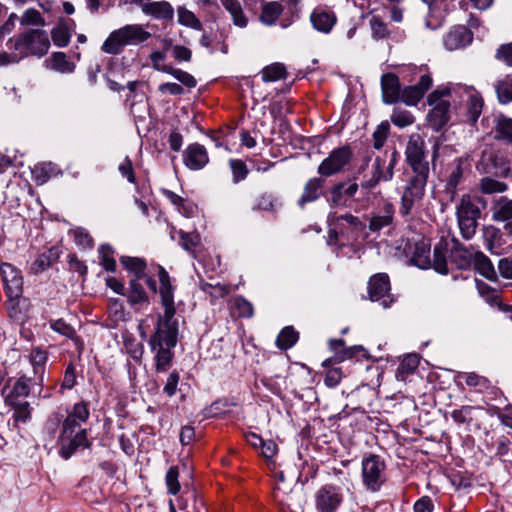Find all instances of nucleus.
I'll use <instances>...</instances> for the list:
<instances>
[{
  "instance_id": "obj_1",
  "label": "nucleus",
  "mask_w": 512,
  "mask_h": 512,
  "mask_svg": "<svg viewBox=\"0 0 512 512\" xmlns=\"http://www.w3.org/2000/svg\"><path fill=\"white\" fill-rule=\"evenodd\" d=\"M160 295L164 307V314L159 315L154 334L149 340L151 350L155 352V368L157 372H165L170 367L173 352L177 344V322L173 320L175 315L174 297L172 285L167 271L159 269Z\"/></svg>"
},
{
  "instance_id": "obj_2",
  "label": "nucleus",
  "mask_w": 512,
  "mask_h": 512,
  "mask_svg": "<svg viewBox=\"0 0 512 512\" xmlns=\"http://www.w3.org/2000/svg\"><path fill=\"white\" fill-rule=\"evenodd\" d=\"M6 46L8 49L18 51L23 59L29 55H45L50 47V41L46 32L42 30H29L10 38Z\"/></svg>"
},
{
  "instance_id": "obj_3",
  "label": "nucleus",
  "mask_w": 512,
  "mask_h": 512,
  "mask_svg": "<svg viewBox=\"0 0 512 512\" xmlns=\"http://www.w3.org/2000/svg\"><path fill=\"white\" fill-rule=\"evenodd\" d=\"M428 178L429 174L425 173H413L408 178L400 198L399 214L401 216L406 217L421 206L425 197Z\"/></svg>"
},
{
  "instance_id": "obj_4",
  "label": "nucleus",
  "mask_w": 512,
  "mask_h": 512,
  "mask_svg": "<svg viewBox=\"0 0 512 512\" xmlns=\"http://www.w3.org/2000/svg\"><path fill=\"white\" fill-rule=\"evenodd\" d=\"M151 34L141 25H126L110 33L102 44V51L107 54H118L127 45H137L146 41Z\"/></svg>"
},
{
  "instance_id": "obj_5",
  "label": "nucleus",
  "mask_w": 512,
  "mask_h": 512,
  "mask_svg": "<svg viewBox=\"0 0 512 512\" xmlns=\"http://www.w3.org/2000/svg\"><path fill=\"white\" fill-rule=\"evenodd\" d=\"M399 159V153L394 149L389 159L385 157H376L363 174L361 187L370 190L378 185L380 181H391L394 176V169Z\"/></svg>"
},
{
  "instance_id": "obj_6",
  "label": "nucleus",
  "mask_w": 512,
  "mask_h": 512,
  "mask_svg": "<svg viewBox=\"0 0 512 512\" xmlns=\"http://www.w3.org/2000/svg\"><path fill=\"white\" fill-rule=\"evenodd\" d=\"M453 93L449 87H440L434 90L427 98L428 104L432 106L428 114V121L435 130L441 129L449 120L450 103L444 99Z\"/></svg>"
},
{
  "instance_id": "obj_7",
  "label": "nucleus",
  "mask_w": 512,
  "mask_h": 512,
  "mask_svg": "<svg viewBox=\"0 0 512 512\" xmlns=\"http://www.w3.org/2000/svg\"><path fill=\"white\" fill-rule=\"evenodd\" d=\"M60 455L68 459L79 447H86V430L80 425L72 424L71 420H65L59 436Z\"/></svg>"
},
{
  "instance_id": "obj_8",
  "label": "nucleus",
  "mask_w": 512,
  "mask_h": 512,
  "mask_svg": "<svg viewBox=\"0 0 512 512\" xmlns=\"http://www.w3.org/2000/svg\"><path fill=\"white\" fill-rule=\"evenodd\" d=\"M425 148V141L420 134H412L409 137L405 149V156L412 173L430 174Z\"/></svg>"
},
{
  "instance_id": "obj_9",
  "label": "nucleus",
  "mask_w": 512,
  "mask_h": 512,
  "mask_svg": "<svg viewBox=\"0 0 512 512\" xmlns=\"http://www.w3.org/2000/svg\"><path fill=\"white\" fill-rule=\"evenodd\" d=\"M385 463L378 455L371 454L362 460V480L367 490L378 491L385 482Z\"/></svg>"
},
{
  "instance_id": "obj_10",
  "label": "nucleus",
  "mask_w": 512,
  "mask_h": 512,
  "mask_svg": "<svg viewBox=\"0 0 512 512\" xmlns=\"http://www.w3.org/2000/svg\"><path fill=\"white\" fill-rule=\"evenodd\" d=\"M328 222L330 240L337 239L339 235L348 237L349 234L357 233L365 228V224L350 213L343 215L331 213L328 216Z\"/></svg>"
},
{
  "instance_id": "obj_11",
  "label": "nucleus",
  "mask_w": 512,
  "mask_h": 512,
  "mask_svg": "<svg viewBox=\"0 0 512 512\" xmlns=\"http://www.w3.org/2000/svg\"><path fill=\"white\" fill-rule=\"evenodd\" d=\"M343 502L341 488L326 484L315 493V506L317 512H336Z\"/></svg>"
},
{
  "instance_id": "obj_12",
  "label": "nucleus",
  "mask_w": 512,
  "mask_h": 512,
  "mask_svg": "<svg viewBox=\"0 0 512 512\" xmlns=\"http://www.w3.org/2000/svg\"><path fill=\"white\" fill-rule=\"evenodd\" d=\"M453 93L461 97L467 106V117L472 123H475L483 109V99L478 91L472 86L457 85L453 88Z\"/></svg>"
},
{
  "instance_id": "obj_13",
  "label": "nucleus",
  "mask_w": 512,
  "mask_h": 512,
  "mask_svg": "<svg viewBox=\"0 0 512 512\" xmlns=\"http://www.w3.org/2000/svg\"><path fill=\"white\" fill-rule=\"evenodd\" d=\"M352 152L348 147L333 150L318 167V173L322 176H331L341 172L350 162Z\"/></svg>"
},
{
  "instance_id": "obj_14",
  "label": "nucleus",
  "mask_w": 512,
  "mask_h": 512,
  "mask_svg": "<svg viewBox=\"0 0 512 512\" xmlns=\"http://www.w3.org/2000/svg\"><path fill=\"white\" fill-rule=\"evenodd\" d=\"M0 273L10 299H17L23 292V278L20 271L10 263L0 264Z\"/></svg>"
},
{
  "instance_id": "obj_15",
  "label": "nucleus",
  "mask_w": 512,
  "mask_h": 512,
  "mask_svg": "<svg viewBox=\"0 0 512 512\" xmlns=\"http://www.w3.org/2000/svg\"><path fill=\"white\" fill-rule=\"evenodd\" d=\"M186 167L191 170H200L209 162V157L204 146L193 143L188 145L183 154Z\"/></svg>"
},
{
  "instance_id": "obj_16",
  "label": "nucleus",
  "mask_w": 512,
  "mask_h": 512,
  "mask_svg": "<svg viewBox=\"0 0 512 512\" xmlns=\"http://www.w3.org/2000/svg\"><path fill=\"white\" fill-rule=\"evenodd\" d=\"M431 84V77L429 75H422L418 84L407 86L403 89L400 93V100L409 106L416 105L430 88Z\"/></svg>"
},
{
  "instance_id": "obj_17",
  "label": "nucleus",
  "mask_w": 512,
  "mask_h": 512,
  "mask_svg": "<svg viewBox=\"0 0 512 512\" xmlns=\"http://www.w3.org/2000/svg\"><path fill=\"white\" fill-rule=\"evenodd\" d=\"M141 11L145 15L152 16L160 20H172L174 16V9L167 1H150L146 0L141 5Z\"/></svg>"
},
{
  "instance_id": "obj_18",
  "label": "nucleus",
  "mask_w": 512,
  "mask_h": 512,
  "mask_svg": "<svg viewBox=\"0 0 512 512\" xmlns=\"http://www.w3.org/2000/svg\"><path fill=\"white\" fill-rule=\"evenodd\" d=\"M472 41L471 32L464 26H458L450 30L444 37L446 49L453 51L465 47Z\"/></svg>"
},
{
  "instance_id": "obj_19",
  "label": "nucleus",
  "mask_w": 512,
  "mask_h": 512,
  "mask_svg": "<svg viewBox=\"0 0 512 512\" xmlns=\"http://www.w3.org/2000/svg\"><path fill=\"white\" fill-rule=\"evenodd\" d=\"M381 89L384 103L393 104L400 100V84L396 75L384 74L381 78Z\"/></svg>"
},
{
  "instance_id": "obj_20",
  "label": "nucleus",
  "mask_w": 512,
  "mask_h": 512,
  "mask_svg": "<svg viewBox=\"0 0 512 512\" xmlns=\"http://www.w3.org/2000/svg\"><path fill=\"white\" fill-rule=\"evenodd\" d=\"M48 360L47 351L40 347L32 348L29 355V362L33 368L34 382L40 386L44 383L45 365Z\"/></svg>"
},
{
  "instance_id": "obj_21",
  "label": "nucleus",
  "mask_w": 512,
  "mask_h": 512,
  "mask_svg": "<svg viewBox=\"0 0 512 512\" xmlns=\"http://www.w3.org/2000/svg\"><path fill=\"white\" fill-rule=\"evenodd\" d=\"M310 21L314 29L322 33H329L336 24V16L322 8H316L311 16Z\"/></svg>"
},
{
  "instance_id": "obj_22",
  "label": "nucleus",
  "mask_w": 512,
  "mask_h": 512,
  "mask_svg": "<svg viewBox=\"0 0 512 512\" xmlns=\"http://www.w3.org/2000/svg\"><path fill=\"white\" fill-rule=\"evenodd\" d=\"M368 290L371 300L382 299L390 290V282L387 274L379 273L372 276L368 283Z\"/></svg>"
},
{
  "instance_id": "obj_23",
  "label": "nucleus",
  "mask_w": 512,
  "mask_h": 512,
  "mask_svg": "<svg viewBox=\"0 0 512 512\" xmlns=\"http://www.w3.org/2000/svg\"><path fill=\"white\" fill-rule=\"evenodd\" d=\"M394 216V206L391 202H385L378 213H375L369 223L371 231H379L392 223Z\"/></svg>"
},
{
  "instance_id": "obj_24",
  "label": "nucleus",
  "mask_w": 512,
  "mask_h": 512,
  "mask_svg": "<svg viewBox=\"0 0 512 512\" xmlns=\"http://www.w3.org/2000/svg\"><path fill=\"white\" fill-rule=\"evenodd\" d=\"M30 381L31 379L26 376H21L13 385L11 391L5 398V403L20 402L24 401L30 393Z\"/></svg>"
},
{
  "instance_id": "obj_25",
  "label": "nucleus",
  "mask_w": 512,
  "mask_h": 512,
  "mask_svg": "<svg viewBox=\"0 0 512 512\" xmlns=\"http://www.w3.org/2000/svg\"><path fill=\"white\" fill-rule=\"evenodd\" d=\"M492 218L495 221L505 222L512 219V199L499 198L491 208Z\"/></svg>"
},
{
  "instance_id": "obj_26",
  "label": "nucleus",
  "mask_w": 512,
  "mask_h": 512,
  "mask_svg": "<svg viewBox=\"0 0 512 512\" xmlns=\"http://www.w3.org/2000/svg\"><path fill=\"white\" fill-rule=\"evenodd\" d=\"M323 186V181L320 178L310 179L304 187L303 193L298 201L300 207L305 204L311 203L319 198V190Z\"/></svg>"
},
{
  "instance_id": "obj_27",
  "label": "nucleus",
  "mask_w": 512,
  "mask_h": 512,
  "mask_svg": "<svg viewBox=\"0 0 512 512\" xmlns=\"http://www.w3.org/2000/svg\"><path fill=\"white\" fill-rule=\"evenodd\" d=\"M47 65L50 69L60 73H72L75 65L68 61L63 52H55L47 60Z\"/></svg>"
},
{
  "instance_id": "obj_28",
  "label": "nucleus",
  "mask_w": 512,
  "mask_h": 512,
  "mask_svg": "<svg viewBox=\"0 0 512 512\" xmlns=\"http://www.w3.org/2000/svg\"><path fill=\"white\" fill-rule=\"evenodd\" d=\"M221 3L230 13L236 26L243 28L247 25V18L245 17L241 3L238 0H221Z\"/></svg>"
},
{
  "instance_id": "obj_29",
  "label": "nucleus",
  "mask_w": 512,
  "mask_h": 512,
  "mask_svg": "<svg viewBox=\"0 0 512 512\" xmlns=\"http://www.w3.org/2000/svg\"><path fill=\"white\" fill-rule=\"evenodd\" d=\"M121 264L134 274V278L142 279L145 277L146 262L138 257L122 256Z\"/></svg>"
},
{
  "instance_id": "obj_30",
  "label": "nucleus",
  "mask_w": 512,
  "mask_h": 512,
  "mask_svg": "<svg viewBox=\"0 0 512 512\" xmlns=\"http://www.w3.org/2000/svg\"><path fill=\"white\" fill-rule=\"evenodd\" d=\"M475 269L488 280L496 279L495 269L487 256L483 253H476L474 257Z\"/></svg>"
},
{
  "instance_id": "obj_31",
  "label": "nucleus",
  "mask_w": 512,
  "mask_h": 512,
  "mask_svg": "<svg viewBox=\"0 0 512 512\" xmlns=\"http://www.w3.org/2000/svg\"><path fill=\"white\" fill-rule=\"evenodd\" d=\"M264 82H275L286 78V68L282 63H273L261 70Z\"/></svg>"
},
{
  "instance_id": "obj_32",
  "label": "nucleus",
  "mask_w": 512,
  "mask_h": 512,
  "mask_svg": "<svg viewBox=\"0 0 512 512\" xmlns=\"http://www.w3.org/2000/svg\"><path fill=\"white\" fill-rule=\"evenodd\" d=\"M495 132L497 138L512 142V119L504 115L497 116Z\"/></svg>"
},
{
  "instance_id": "obj_33",
  "label": "nucleus",
  "mask_w": 512,
  "mask_h": 512,
  "mask_svg": "<svg viewBox=\"0 0 512 512\" xmlns=\"http://www.w3.org/2000/svg\"><path fill=\"white\" fill-rule=\"evenodd\" d=\"M298 340V333L293 327L287 326L281 330L277 339L276 345L282 350L291 348Z\"/></svg>"
},
{
  "instance_id": "obj_34",
  "label": "nucleus",
  "mask_w": 512,
  "mask_h": 512,
  "mask_svg": "<svg viewBox=\"0 0 512 512\" xmlns=\"http://www.w3.org/2000/svg\"><path fill=\"white\" fill-rule=\"evenodd\" d=\"M281 12V4L278 2H269L263 6L260 19L266 25H273L275 24Z\"/></svg>"
},
{
  "instance_id": "obj_35",
  "label": "nucleus",
  "mask_w": 512,
  "mask_h": 512,
  "mask_svg": "<svg viewBox=\"0 0 512 512\" xmlns=\"http://www.w3.org/2000/svg\"><path fill=\"white\" fill-rule=\"evenodd\" d=\"M140 279L133 278L129 283V293H128V301L135 305L142 302L148 301V296L143 288V286L139 283Z\"/></svg>"
},
{
  "instance_id": "obj_36",
  "label": "nucleus",
  "mask_w": 512,
  "mask_h": 512,
  "mask_svg": "<svg viewBox=\"0 0 512 512\" xmlns=\"http://www.w3.org/2000/svg\"><path fill=\"white\" fill-rule=\"evenodd\" d=\"M479 189L484 194L503 193L507 191L506 183L495 180L491 177H484L479 182Z\"/></svg>"
},
{
  "instance_id": "obj_37",
  "label": "nucleus",
  "mask_w": 512,
  "mask_h": 512,
  "mask_svg": "<svg viewBox=\"0 0 512 512\" xmlns=\"http://www.w3.org/2000/svg\"><path fill=\"white\" fill-rule=\"evenodd\" d=\"M479 213V209L472 203L471 197L469 195H463L457 207V216L477 219Z\"/></svg>"
},
{
  "instance_id": "obj_38",
  "label": "nucleus",
  "mask_w": 512,
  "mask_h": 512,
  "mask_svg": "<svg viewBox=\"0 0 512 512\" xmlns=\"http://www.w3.org/2000/svg\"><path fill=\"white\" fill-rule=\"evenodd\" d=\"M419 362H420L419 355H417V354L406 355L402 359V361L398 367L397 376L401 377L403 379L404 376L413 373L417 369Z\"/></svg>"
},
{
  "instance_id": "obj_39",
  "label": "nucleus",
  "mask_w": 512,
  "mask_h": 512,
  "mask_svg": "<svg viewBox=\"0 0 512 512\" xmlns=\"http://www.w3.org/2000/svg\"><path fill=\"white\" fill-rule=\"evenodd\" d=\"M178 14V22L181 25L190 27L192 29L200 30L202 25L199 19L195 16V14L185 8L184 6H179L177 9Z\"/></svg>"
},
{
  "instance_id": "obj_40",
  "label": "nucleus",
  "mask_w": 512,
  "mask_h": 512,
  "mask_svg": "<svg viewBox=\"0 0 512 512\" xmlns=\"http://www.w3.org/2000/svg\"><path fill=\"white\" fill-rule=\"evenodd\" d=\"M89 409L87 404L80 402L74 405L72 411L65 420H71L72 424L80 425L89 418Z\"/></svg>"
},
{
  "instance_id": "obj_41",
  "label": "nucleus",
  "mask_w": 512,
  "mask_h": 512,
  "mask_svg": "<svg viewBox=\"0 0 512 512\" xmlns=\"http://www.w3.org/2000/svg\"><path fill=\"white\" fill-rule=\"evenodd\" d=\"M52 40L58 47H65L70 42L71 33L64 23H59L51 32Z\"/></svg>"
},
{
  "instance_id": "obj_42",
  "label": "nucleus",
  "mask_w": 512,
  "mask_h": 512,
  "mask_svg": "<svg viewBox=\"0 0 512 512\" xmlns=\"http://www.w3.org/2000/svg\"><path fill=\"white\" fill-rule=\"evenodd\" d=\"M430 250L424 244L417 245L416 251L411 258V262L419 268H427L430 265Z\"/></svg>"
},
{
  "instance_id": "obj_43",
  "label": "nucleus",
  "mask_w": 512,
  "mask_h": 512,
  "mask_svg": "<svg viewBox=\"0 0 512 512\" xmlns=\"http://www.w3.org/2000/svg\"><path fill=\"white\" fill-rule=\"evenodd\" d=\"M233 308L239 317L250 318L254 314L252 304L242 296L234 298Z\"/></svg>"
},
{
  "instance_id": "obj_44",
  "label": "nucleus",
  "mask_w": 512,
  "mask_h": 512,
  "mask_svg": "<svg viewBox=\"0 0 512 512\" xmlns=\"http://www.w3.org/2000/svg\"><path fill=\"white\" fill-rule=\"evenodd\" d=\"M391 121L395 126L404 128L414 123V116L409 111L395 109L391 115Z\"/></svg>"
},
{
  "instance_id": "obj_45",
  "label": "nucleus",
  "mask_w": 512,
  "mask_h": 512,
  "mask_svg": "<svg viewBox=\"0 0 512 512\" xmlns=\"http://www.w3.org/2000/svg\"><path fill=\"white\" fill-rule=\"evenodd\" d=\"M496 93L501 103L512 101V78L499 81L496 85Z\"/></svg>"
},
{
  "instance_id": "obj_46",
  "label": "nucleus",
  "mask_w": 512,
  "mask_h": 512,
  "mask_svg": "<svg viewBox=\"0 0 512 512\" xmlns=\"http://www.w3.org/2000/svg\"><path fill=\"white\" fill-rule=\"evenodd\" d=\"M7 405L14 409L15 421L26 422L30 418V406L27 401L7 403Z\"/></svg>"
},
{
  "instance_id": "obj_47",
  "label": "nucleus",
  "mask_w": 512,
  "mask_h": 512,
  "mask_svg": "<svg viewBox=\"0 0 512 512\" xmlns=\"http://www.w3.org/2000/svg\"><path fill=\"white\" fill-rule=\"evenodd\" d=\"M372 36L376 39H382L389 35L387 24L378 16H372L369 20Z\"/></svg>"
},
{
  "instance_id": "obj_48",
  "label": "nucleus",
  "mask_w": 512,
  "mask_h": 512,
  "mask_svg": "<svg viewBox=\"0 0 512 512\" xmlns=\"http://www.w3.org/2000/svg\"><path fill=\"white\" fill-rule=\"evenodd\" d=\"M389 123L387 121L381 122L375 131L373 132V146L376 149H380L383 147L388 134H389Z\"/></svg>"
},
{
  "instance_id": "obj_49",
  "label": "nucleus",
  "mask_w": 512,
  "mask_h": 512,
  "mask_svg": "<svg viewBox=\"0 0 512 512\" xmlns=\"http://www.w3.org/2000/svg\"><path fill=\"white\" fill-rule=\"evenodd\" d=\"M179 470L177 466H172L166 473V485L170 494L176 495L180 491V483L178 481Z\"/></svg>"
},
{
  "instance_id": "obj_50",
  "label": "nucleus",
  "mask_w": 512,
  "mask_h": 512,
  "mask_svg": "<svg viewBox=\"0 0 512 512\" xmlns=\"http://www.w3.org/2000/svg\"><path fill=\"white\" fill-rule=\"evenodd\" d=\"M22 25H38L44 26L45 21L42 18L40 12L34 8L27 9L20 18Z\"/></svg>"
},
{
  "instance_id": "obj_51",
  "label": "nucleus",
  "mask_w": 512,
  "mask_h": 512,
  "mask_svg": "<svg viewBox=\"0 0 512 512\" xmlns=\"http://www.w3.org/2000/svg\"><path fill=\"white\" fill-rule=\"evenodd\" d=\"M230 168L233 173V180L235 183L244 180L248 174L246 164L239 159H231L229 162Z\"/></svg>"
},
{
  "instance_id": "obj_52",
  "label": "nucleus",
  "mask_w": 512,
  "mask_h": 512,
  "mask_svg": "<svg viewBox=\"0 0 512 512\" xmlns=\"http://www.w3.org/2000/svg\"><path fill=\"white\" fill-rule=\"evenodd\" d=\"M168 70L169 71H167L166 73L171 74L175 79H177L183 85H185L189 88H193L196 86L197 82L191 74H189L185 71H182L180 69L172 68L171 66Z\"/></svg>"
},
{
  "instance_id": "obj_53",
  "label": "nucleus",
  "mask_w": 512,
  "mask_h": 512,
  "mask_svg": "<svg viewBox=\"0 0 512 512\" xmlns=\"http://www.w3.org/2000/svg\"><path fill=\"white\" fill-rule=\"evenodd\" d=\"M168 70L169 71H167L166 73L171 74L175 79H177L183 85H185L189 88H193L196 86L197 82L191 74H189L185 71H182L180 69L172 68L171 66Z\"/></svg>"
},
{
  "instance_id": "obj_54",
  "label": "nucleus",
  "mask_w": 512,
  "mask_h": 512,
  "mask_svg": "<svg viewBox=\"0 0 512 512\" xmlns=\"http://www.w3.org/2000/svg\"><path fill=\"white\" fill-rule=\"evenodd\" d=\"M476 220L477 219L470 217H458L459 227L464 238L470 239L474 235Z\"/></svg>"
},
{
  "instance_id": "obj_55",
  "label": "nucleus",
  "mask_w": 512,
  "mask_h": 512,
  "mask_svg": "<svg viewBox=\"0 0 512 512\" xmlns=\"http://www.w3.org/2000/svg\"><path fill=\"white\" fill-rule=\"evenodd\" d=\"M462 174H463L462 168H461L460 164H458L452 169V171L448 177L446 189L449 191V193H451L452 197H454V195H455L456 187L458 186V184L461 181Z\"/></svg>"
},
{
  "instance_id": "obj_56",
  "label": "nucleus",
  "mask_w": 512,
  "mask_h": 512,
  "mask_svg": "<svg viewBox=\"0 0 512 512\" xmlns=\"http://www.w3.org/2000/svg\"><path fill=\"white\" fill-rule=\"evenodd\" d=\"M99 254L101 255V264L105 270L113 272L116 268V262L112 257L111 249L108 246H101Z\"/></svg>"
},
{
  "instance_id": "obj_57",
  "label": "nucleus",
  "mask_w": 512,
  "mask_h": 512,
  "mask_svg": "<svg viewBox=\"0 0 512 512\" xmlns=\"http://www.w3.org/2000/svg\"><path fill=\"white\" fill-rule=\"evenodd\" d=\"M179 380H180V375L178 372L173 371L169 374V376L167 377L166 383L163 387V391L167 396L172 397L176 394Z\"/></svg>"
},
{
  "instance_id": "obj_58",
  "label": "nucleus",
  "mask_w": 512,
  "mask_h": 512,
  "mask_svg": "<svg viewBox=\"0 0 512 512\" xmlns=\"http://www.w3.org/2000/svg\"><path fill=\"white\" fill-rule=\"evenodd\" d=\"M119 172L123 177H126L130 183L135 182V175L131 160L126 157L118 167Z\"/></svg>"
},
{
  "instance_id": "obj_59",
  "label": "nucleus",
  "mask_w": 512,
  "mask_h": 512,
  "mask_svg": "<svg viewBox=\"0 0 512 512\" xmlns=\"http://www.w3.org/2000/svg\"><path fill=\"white\" fill-rule=\"evenodd\" d=\"M51 328L55 332H57L61 335H64L66 337H69V338H72L75 333L74 329L61 319L56 320L53 323H51Z\"/></svg>"
},
{
  "instance_id": "obj_60",
  "label": "nucleus",
  "mask_w": 512,
  "mask_h": 512,
  "mask_svg": "<svg viewBox=\"0 0 512 512\" xmlns=\"http://www.w3.org/2000/svg\"><path fill=\"white\" fill-rule=\"evenodd\" d=\"M342 379V372L339 368L329 369L325 375L324 383L328 387H335Z\"/></svg>"
},
{
  "instance_id": "obj_61",
  "label": "nucleus",
  "mask_w": 512,
  "mask_h": 512,
  "mask_svg": "<svg viewBox=\"0 0 512 512\" xmlns=\"http://www.w3.org/2000/svg\"><path fill=\"white\" fill-rule=\"evenodd\" d=\"M166 55L161 51H155L151 54L150 59L152 61V66L154 69L161 71V72H167L170 66L162 64V62L165 60Z\"/></svg>"
},
{
  "instance_id": "obj_62",
  "label": "nucleus",
  "mask_w": 512,
  "mask_h": 512,
  "mask_svg": "<svg viewBox=\"0 0 512 512\" xmlns=\"http://www.w3.org/2000/svg\"><path fill=\"white\" fill-rule=\"evenodd\" d=\"M498 270L504 278L512 279V255L499 261Z\"/></svg>"
},
{
  "instance_id": "obj_63",
  "label": "nucleus",
  "mask_w": 512,
  "mask_h": 512,
  "mask_svg": "<svg viewBox=\"0 0 512 512\" xmlns=\"http://www.w3.org/2000/svg\"><path fill=\"white\" fill-rule=\"evenodd\" d=\"M433 502L430 497L423 496L414 504V512H433Z\"/></svg>"
},
{
  "instance_id": "obj_64",
  "label": "nucleus",
  "mask_w": 512,
  "mask_h": 512,
  "mask_svg": "<svg viewBox=\"0 0 512 512\" xmlns=\"http://www.w3.org/2000/svg\"><path fill=\"white\" fill-rule=\"evenodd\" d=\"M496 57L504 61L507 65L512 66V43L502 45L498 49Z\"/></svg>"
}]
</instances>
